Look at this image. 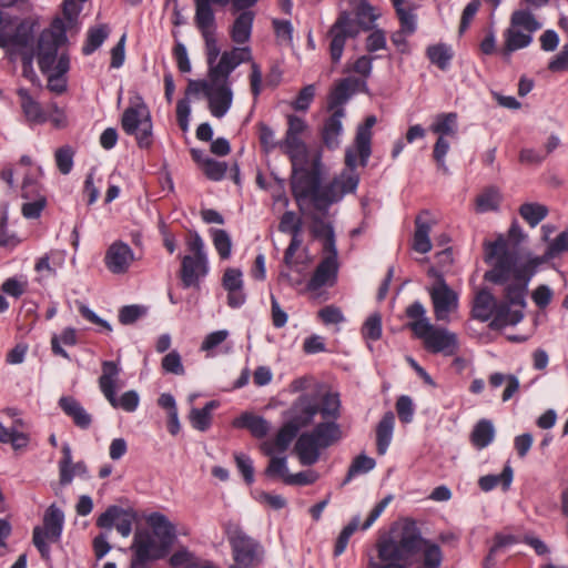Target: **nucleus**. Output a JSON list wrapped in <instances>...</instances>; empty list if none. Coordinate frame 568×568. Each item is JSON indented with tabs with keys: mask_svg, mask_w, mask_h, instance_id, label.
Segmentation results:
<instances>
[{
	"mask_svg": "<svg viewBox=\"0 0 568 568\" xmlns=\"http://www.w3.org/2000/svg\"><path fill=\"white\" fill-rule=\"evenodd\" d=\"M376 550L379 561L369 558L367 568H440L444 558L439 545L424 538L413 518L404 520L398 539L379 538Z\"/></svg>",
	"mask_w": 568,
	"mask_h": 568,
	"instance_id": "nucleus-1",
	"label": "nucleus"
},
{
	"mask_svg": "<svg viewBox=\"0 0 568 568\" xmlns=\"http://www.w3.org/2000/svg\"><path fill=\"white\" fill-rule=\"evenodd\" d=\"M485 262L493 263L491 270L484 274L486 282L505 285L513 276L514 282L528 287L537 267L546 260L542 256H536L521 265H517L516 254L508 250L506 240L500 235L494 242L485 243Z\"/></svg>",
	"mask_w": 568,
	"mask_h": 568,
	"instance_id": "nucleus-2",
	"label": "nucleus"
},
{
	"mask_svg": "<svg viewBox=\"0 0 568 568\" xmlns=\"http://www.w3.org/2000/svg\"><path fill=\"white\" fill-rule=\"evenodd\" d=\"M355 16L354 19L348 11H341L327 31V37L331 39L328 51L333 64L341 62L347 39H355L362 29L369 30L376 19L373 7L366 0L357 4Z\"/></svg>",
	"mask_w": 568,
	"mask_h": 568,
	"instance_id": "nucleus-3",
	"label": "nucleus"
},
{
	"mask_svg": "<svg viewBox=\"0 0 568 568\" xmlns=\"http://www.w3.org/2000/svg\"><path fill=\"white\" fill-rule=\"evenodd\" d=\"M39 27L38 20L31 17L21 19L10 33H0V48L6 49L13 60V54L21 57L22 77L32 84L40 85L39 77L33 69L36 57L34 38Z\"/></svg>",
	"mask_w": 568,
	"mask_h": 568,
	"instance_id": "nucleus-4",
	"label": "nucleus"
},
{
	"mask_svg": "<svg viewBox=\"0 0 568 568\" xmlns=\"http://www.w3.org/2000/svg\"><path fill=\"white\" fill-rule=\"evenodd\" d=\"M342 436V428L334 420L318 423L312 432L302 433L294 446L300 463L304 466L316 464L321 456V449L331 447Z\"/></svg>",
	"mask_w": 568,
	"mask_h": 568,
	"instance_id": "nucleus-5",
	"label": "nucleus"
},
{
	"mask_svg": "<svg viewBox=\"0 0 568 568\" xmlns=\"http://www.w3.org/2000/svg\"><path fill=\"white\" fill-rule=\"evenodd\" d=\"M528 287L516 283H506L504 300L498 303L497 315L489 322L488 327L499 331L506 326H515L524 320V310L527 306L526 295Z\"/></svg>",
	"mask_w": 568,
	"mask_h": 568,
	"instance_id": "nucleus-6",
	"label": "nucleus"
},
{
	"mask_svg": "<svg viewBox=\"0 0 568 568\" xmlns=\"http://www.w3.org/2000/svg\"><path fill=\"white\" fill-rule=\"evenodd\" d=\"M224 532L234 560L230 568H255L261 564L264 552L262 545L248 536L240 525L229 523Z\"/></svg>",
	"mask_w": 568,
	"mask_h": 568,
	"instance_id": "nucleus-7",
	"label": "nucleus"
},
{
	"mask_svg": "<svg viewBox=\"0 0 568 568\" xmlns=\"http://www.w3.org/2000/svg\"><path fill=\"white\" fill-rule=\"evenodd\" d=\"M121 128L128 135H133L140 149L153 145V124L148 105L141 97L124 110L121 116Z\"/></svg>",
	"mask_w": 568,
	"mask_h": 568,
	"instance_id": "nucleus-8",
	"label": "nucleus"
},
{
	"mask_svg": "<svg viewBox=\"0 0 568 568\" xmlns=\"http://www.w3.org/2000/svg\"><path fill=\"white\" fill-rule=\"evenodd\" d=\"M68 27L60 18L52 21V30L44 29L37 42L36 55L40 71L47 74L53 70L60 47L68 42Z\"/></svg>",
	"mask_w": 568,
	"mask_h": 568,
	"instance_id": "nucleus-9",
	"label": "nucleus"
},
{
	"mask_svg": "<svg viewBox=\"0 0 568 568\" xmlns=\"http://www.w3.org/2000/svg\"><path fill=\"white\" fill-rule=\"evenodd\" d=\"M64 525V514L54 504L50 505L43 515V525L36 526L32 530V544L38 549L44 561L51 560L50 542L61 539Z\"/></svg>",
	"mask_w": 568,
	"mask_h": 568,
	"instance_id": "nucleus-10",
	"label": "nucleus"
},
{
	"mask_svg": "<svg viewBox=\"0 0 568 568\" xmlns=\"http://www.w3.org/2000/svg\"><path fill=\"white\" fill-rule=\"evenodd\" d=\"M120 374L119 365L113 361L102 362V374L99 377V387L113 408H122L128 413L136 410L140 397L135 390H128L116 397V381Z\"/></svg>",
	"mask_w": 568,
	"mask_h": 568,
	"instance_id": "nucleus-11",
	"label": "nucleus"
},
{
	"mask_svg": "<svg viewBox=\"0 0 568 568\" xmlns=\"http://www.w3.org/2000/svg\"><path fill=\"white\" fill-rule=\"evenodd\" d=\"M425 328L417 338L423 342V346L428 353L449 357L459 352V341L456 333L434 324Z\"/></svg>",
	"mask_w": 568,
	"mask_h": 568,
	"instance_id": "nucleus-12",
	"label": "nucleus"
},
{
	"mask_svg": "<svg viewBox=\"0 0 568 568\" xmlns=\"http://www.w3.org/2000/svg\"><path fill=\"white\" fill-rule=\"evenodd\" d=\"M428 274L436 277V283L429 291L435 318L446 321L449 313L458 307V294L448 286L444 275L435 267H430Z\"/></svg>",
	"mask_w": 568,
	"mask_h": 568,
	"instance_id": "nucleus-13",
	"label": "nucleus"
},
{
	"mask_svg": "<svg viewBox=\"0 0 568 568\" xmlns=\"http://www.w3.org/2000/svg\"><path fill=\"white\" fill-rule=\"evenodd\" d=\"M132 558L130 568H150L149 564L163 559L169 555L154 537L146 530L136 531L131 545Z\"/></svg>",
	"mask_w": 568,
	"mask_h": 568,
	"instance_id": "nucleus-14",
	"label": "nucleus"
},
{
	"mask_svg": "<svg viewBox=\"0 0 568 568\" xmlns=\"http://www.w3.org/2000/svg\"><path fill=\"white\" fill-rule=\"evenodd\" d=\"M321 155L313 160L312 169L302 168L292 172L291 189L296 201L311 197L313 201L321 186Z\"/></svg>",
	"mask_w": 568,
	"mask_h": 568,
	"instance_id": "nucleus-15",
	"label": "nucleus"
},
{
	"mask_svg": "<svg viewBox=\"0 0 568 568\" xmlns=\"http://www.w3.org/2000/svg\"><path fill=\"white\" fill-rule=\"evenodd\" d=\"M252 61L251 50L247 47L233 48L221 54L220 61L209 68L207 77L215 83L220 81L229 82L230 74L243 62Z\"/></svg>",
	"mask_w": 568,
	"mask_h": 568,
	"instance_id": "nucleus-16",
	"label": "nucleus"
},
{
	"mask_svg": "<svg viewBox=\"0 0 568 568\" xmlns=\"http://www.w3.org/2000/svg\"><path fill=\"white\" fill-rule=\"evenodd\" d=\"M136 515L132 509H124L116 505L109 506L104 513L97 518L99 528L111 529L115 526L119 534L128 537L132 531Z\"/></svg>",
	"mask_w": 568,
	"mask_h": 568,
	"instance_id": "nucleus-17",
	"label": "nucleus"
},
{
	"mask_svg": "<svg viewBox=\"0 0 568 568\" xmlns=\"http://www.w3.org/2000/svg\"><path fill=\"white\" fill-rule=\"evenodd\" d=\"M134 261V253L129 244L123 241L113 242L104 255L105 267L112 274H124Z\"/></svg>",
	"mask_w": 568,
	"mask_h": 568,
	"instance_id": "nucleus-18",
	"label": "nucleus"
},
{
	"mask_svg": "<svg viewBox=\"0 0 568 568\" xmlns=\"http://www.w3.org/2000/svg\"><path fill=\"white\" fill-rule=\"evenodd\" d=\"M209 273L207 258L191 257L184 255L181 258L180 280L183 288H200L201 278L205 277Z\"/></svg>",
	"mask_w": 568,
	"mask_h": 568,
	"instance_id": "nucleus-19",
	"label": "nucleus"
},
{
	"mask_svg": "<svg viewBox=\"0 0 568 568\" xmlns=\"http://www.w3.org/2000/svg\"><path fill=\"white\" fill-rule=\"evenodd\" d=\"M210 91H212V81L210 79L209 81L189 79L185 89L186 98L179 100L176 103V119L182 131H186L189 128V116L191 113L189 97L203 93L207 98Z\"/></svg>",
	"mask_w": 568,
	"mask_h": 568,
	"instance_id": "nucleus-20",
	"label": "nucleus"
},
{
	"mask_svg": "<svg viewBox=\"0 0 568 568\" xmlns=\"http://www.w3.org/2000/svg\"><path fill=\"white\" fill-rule=\"evenodd\" d=\"M317 414L318 404L316 400L312 396L303 394L293 402L290 409V419L287 422L295 425L300 430L312 424Z\"/></svg>",
	"mask_w": 568,
	"mask_h": 568,
	"instance_id": "nucleus-21",
	"label": "nucleus"
},
{
	"mask_svg": "<svg viewBox=\"0 0 568 568\" xmlns=\"http://www.w3.org/2000/svg\"><path fill=\"white\" fill-rule=\"evenodd\" d=\"M339 263L322 258L306 284L310 292H317L323 286H334L337 282Z\"/></svg>",
	"mask_w": 568,
	"mask_h": 568,
	"instance_id": "nucleus-22",
	"label": "nucleus"
},
{
	"mask_svg": "<svg viewBox=\"0 0 568 568\" xmlns=\"http://www.w3.org/2000/svg\"><path fill=\"white\" fill-rule=\"evenodd\" d=\"M207 100L211 114L219 119L224 116L233 101V92L230 82H212V91H210Z\"/></svg>",
	"mask_w": 568,
	"mask_h": 568,
	"instance_id": "nucleus-23",
	"label": "nucleus"
},
{
	"mask_svg": "<svg viewBox=\"0 0 568 568\" xmlns=\"http://www.w3.org/2000/svg\"><path fill=\"white\" fill-rule=\"evenodd\" d=\"M345 116V110H336L323 121L320 134L324 146L328 150L339 148V138L343 133L342 119Z\"/></svg>",
	"mask_w": 568,
	"mask_h": 568,
	"instance_id": "nucleus-24",
	"label": "nucleus"
},
{
	"mask_svg": "<svg viewBox=\"0 0 568 568\" xmlns=\"http://www.w3.org/2000/svg\"><path fill=\"white\" fill-rule=\"evenodd\" d=\"M148 524L152 527L154 536L159 538V544L163 550L170 552L175 539V526L161 513H152L148 517Z\"/></svg>",
	"mask_w": 568,
	"mask_h": 568,
	"instance_id": "nucleus-25",
	"label": "nucleus"
},
{
	"mask_svg": "<svg viewBox=\"0 0 568 568\" xmlns=\"http://www.w3.org/2000/svg\"><path fill=\"white\" fill-rule=\"evenodd\" d=\"M498 303L487 288L477 292L473 301L471 316L480 322L491 321L497 315Z\"/></svg>",
	"mask_w": 568,
	"mask_h": 568,
	"instance_id": "nucleus-26",
	"label": "nucleus"
},
{
	"mask_svg": "<svg viewBox=\"0 0 568 568\" xmlns=\"http://www.w3.org/2000/svg\"><path fill=\"white\" fill-rule=\"evenodd\" d=\"M354 84H357L356 78L354 77L337 81L327 95V111L335 112L336 110H345L343 108L344 104H346L354 94Z\"/></svg>",
	"mask_w": 568,
	"mask_h": 568,
	"instance_id": "nucleus-27",
	"label": "nucleus"
},
{
	"mask_svg": "<svg viewBox=\"0 0 568 568\" xmlns=\"http://www.w3.org/2000/svg\"><path fill=\"white\" fill-rule=\"evenodd\" d=\"M298 432L295 425L286 422L278 429L275 438L273 440L263 442L260 445V449L265 456H272L275 450L284 453L297 436Z\"/></svg>",
	"mask_w": 568,
	"mask_h": 568,
	"instance_id": "nucleus-28",
	"label": "nucleus"
},
{
	"mask_svg": "<svg viewBox=\"0 0 568 568\" xmlns=\"http://www.w3.org/2000/svg\"><path fill=\"white\" fill-rule=\"evenodd\" d=\"M376 123V118L369 115L365 119L364 124L359 125L355 135V148L358 153L359 164L366 166L372 154V128Z\"/></svg>",
	"mask_w": 568,
	"mask_h": 568,
	"instance_id": "nucleus-29",
	"label": "nucleus"
},
{
	"mask_svg": "<svg viewBox=\"0 0 568 568\" xmlns=\"http://www.w3.org/2000/svg\"><path fill=\"white\" fill-rule=\"evenodd\" d=\"M59 407L72 419L80 429H88L92 424V416L83 408L78 399L72 396H62L59 399Z\"/></svg>",
	"mask_w": 568,
	"mask_h": 568,
	"instance_id": "nucleus-30",
	"label": "nucleus"
},
{
	"mask_svg": "<svg viewBox=\"0 0 568 568\" xmlns=\"http://www.w3.org/2000/svg\"><path fill=\"white\" fill-rule=\"evenodd\" d=\"M235 428L247 429L255 438H264L270 432V423L260 415L243 413L233 420Z\"/></svg>",
	"mask_w": 568,
	"mask_h": 568,
	"instance_id": "nucleus-31",
	"label": "nucleus"
},
{
	"mask_svg": "<svg viewBox=\"0 0 568 568\" xmlns=\"http://www.w3.org/2000/svg\"><path fill=\"white\" fill-rule=\"evenodd\" d=\"M358 153L353 149L348 148L345 151V165L351 171L349 173H343L338 181V186L343 195L347 193H354L359 183V175L355 172L357 166Z\"/></svg>",
	"mask_w": 568,
	"mask_h": 568,
	"instance_id": "nucleus-32",
	"label": "nucleus"
},
{
	"mask_svg": "<svg viewBox=\"0 0 568 568\" xmlns=\"http://www.w3.org/2000/svg\"><path fill=\"white\" fill-rule=\"evenodd\" d=\"M405 315L409 320L405 327L410 329L417 338L426 328L432 325L426 316V308L422 302L415 301L405 308Z\"/></svg>",
	"mask_w": 568,
	"mask_h": 568,
	"instance_id": "nucleus-33",
	"label": "nucleus"
},
{
	"mask_svg": "<svg viewBox=\"0 0 568 568\" xmlns=\"http://www.w3.org/2000/svg\"><path fill=\"white\" fill-rule=\"evenodd\" d=\"M194 22L201 34L215 31V13L211 4L212 2H210V0H194Z\"/></svg>",
	"mask_w": 568,
	"mask_h": 568,
	"instance_id": "nucleus-34",
	"label": "nucleus"
},
{
	"mask_svg": "<svg viewBox=\"0 0 568 568\" xmlns=\"http://www.w3.org/2000/svg\"><path fill=\"white\" fill-rule=\"evenodd\" d=\"M254 13L252 11H242L234 20L230 36L233 42L243 44L247 42L252 34Z\"/></svg>",
	"mask_w": 568,
	"mask_h": 568,
	"instance_id": "nucleus-35",
	"label": "nucleus"
},
{
	"mask_svg": "<svg viewBox=\"0 0 568 568\" xmlns=\"http://www.w3.org/2000/svg\"><path fill=\"white\" fill-rule=\"evenodd\" d=\"M17 94L21 100L22 112L29 122H32V123L45 122L47 118L42 110L41 104L31 97L28 89L19 88L17 90Z\"/></svg>",
	"mask_w": 568,
	"mask_h": 568,
	"instance_id": "nucleus-36",
	"label": "nucleus"
},
{
	"mask_svg": "<svg viewBox=\"0 0 568 568\" xmlns=\"http://www.w3.org/2000/svg\"><path fill=\"white\" fill-rule=\"evenodd\" d=\"M395 416L392 412L383 415L376 427V449L378 455H384L392 442Z\"/></svg>",
	"mask_w": 568,
	"mask_h": 568,
	"instance_id": "nucleus-37",
	"label": "nucleus"
},
{
	"mask_svg": "<svg viewBox=\"0 0 568 568\" xmlns=\"http://www.w3.org/2000/svg\"><path fill=\"white\" fill-rule=\"evenodd\" d=\"M281 149L290 159L292 164V172H296L302 168H307L310 162V152L306 143L303 140L296 141L295 144H281Z\"/></svg>",
	"mask_w": 568,
	"mask_h": 568,
	"instance_id": "nucleus-38",
	"label": "nucleus"
},
{
	"mask_svg": "<svg viewBox=\"0 0 568 568\" xmlns=\"http://www.w3.org/2000/svg\"><path fill=\"white\" fill-rule=\"evenodd\" d=\"M425 54L429 62L442 71H447L449 69L454 58L452 48L443 42L428 45Z\"/></svg>",
	"mask_w": 568,
	"mask_h": 568,
	"instance_id": "nucleus-39",
	"label": "nucleus"
},
{
	"mask_svg": "<svg viewBox=\"0 0 568 568\" xmlns=\"http://www.w3.org/2000/svg\"><path fill=\"white\" fill-rule=\"evenodd\" d=\"M505 44L501 49L504 57H509L514 51L524 49L532 42L530 33H524L516 28L509 27L504 32Z\"/></svg>",
	"mask_w": 568,
	"mask_h": 568,
	"instance_id": "nucleus-40",
	"label": "nucleus"
},
{
	"mask_svg": "<svg viewBox=\"0 0 568 568\" xmlns=\"http://www.w3.org/2000/svg\"><path fill=\"white\" fill-rule=\"evenodd\" d=\"M514 478V470L509 464H506L499 475H485L478 480V486L483 491H490L498 485L501 486L504 491L510 488Z\"/></svg>",
	"mask_w": 568,
	"mask_h": 568,
	"instance_id": "nucleus-41",
	"label": "nucleus"
},
{
	"mask_svg": "<svg viewBox=\"0 0 568 568\" xmlns=\"http://www.w3.org/2000/svg\"><path fill=\"white\" fill-rule=\"evenodd\" d=\"M219 406L217 400H210L202 408H192L189 416L192 427L200 432H206L212 424L211 413Z\"/></svg>",
	"mask_w": 568,
	"mask_h": 568,
	"instance_id": "nucleus-42",
	"label": "nucleus"
},
{
	"mask_svg": "<svg viewBox=\"0 0 568 568\" xmlns=\"http://www.w3.org/2000/svg\"><path fill=\"white\" fill-rule=\"evenodd\" d=\"M495 437V428L489 419H480L470 434V443L477 449L487 447Z\"/></svg>",
	"mask_w": 568,
	"mask_h": 568,
	"instance_id": "nucleus-43",
	"label": "nucleus"
},
{
	"mask_svg": "<svg viewBox=\"0 0 568 568\" xmlns=\"http://www.w3.org/2000/svg\"><path fill=\"white\" fill-rule=\"evenodd\" d=\"M432 230L430 223L424 221L422 215L416 216L415 219V233H414V243L413 248L422 254H426L432 250V243L429 239V233Z\"/></svg>",
	"mask_w": 568,
	"mask_h": 568,
	"instance_id": "nucleus-44",
	"label": "nucleus"
},
{
	"mask_svg": "<svg viewBox=\"0 0 568 568\" xmlns=\"http://www.w3.org/2000/svg\"><path fill=\"white\" fill-rule=\"evenodd\" d=\"M78 343L77 331L73 327L64 328L60 335H53L51 337V351L55 356H61L65 359H70L69 353L61 346H74Z\"/></svg>",
	"mask_w": 568,
	"mask_h": 568,
	"instance_id": "nucleus-45",
	"label": "nucleus"
},
{
	"mask_svg": "<svg viewBox=\"0 0 568 568\" xmlns=\"http://www.w3.org/2000/svg\"><path fill=\"white\" fill-rule=\"evenodd\" d=\"M109 37V28L106 24L90 28L87 34V40L82 47V53L84 55L92 54L98 50L105 39Z\"/></svg>",
	"mask_w": 568,
	"mask_h": 568,
	"instance_id": "nucleus-46",
	"label": "nucleus"
},
{
	"mask_svg": "<svg viewBox=\"0 0 568 568\" xmlns=\"http://www.w3.org/2000/svg\"><path fill=\"white\" fill-rule=\"evenodd\" d=\"M430 130L439 136H454L457 132V114L455 112L438 114Z\"/></svg>",
	"mask_w": 568,
	"mask_h": 568,
	"instance_id": "nucleus-47",
	"label": "nucleus"
},
{
	"mask_svg": "<svg viewBox=\"0 0 568 568\" xmlns=\"http://www.w3.org/2000/svg\"><path fill=\"white\" fill-rule=\"evenodd\" d=\"M519 214L531 227H534L548 215V207L539 203H524L519 207Z\"/></svg>",
	"mask_w": 568,
	"mask_h": 568,
	"instance_id": "nucleus-48",
	"label": "nucleus"
},
{
	"mask_svg": "<svg viewBox=\"0 0 568 568\" xmlns=\"http://www.w3.org/2000/svg\"><path fill=\"white\" fill-rule=\"evenodd\" d=\"M510 27L523 28L528 33H532L541 28V23L528 10H516L510 17Z\"/></svg>",
	"mask_w": 568,
	"mask_h": 568,
	"instance_id": "nucleus-49",
	"label": "nucleus"
},
{
	"mask_svg": "<svg viewBox=\"0 0 568 568\" xmlns=\"http://www.w3.org/2000/svg\"><path fill=\"white\" fill-rule=\"evenodd\" d=\"M376 465L374 458L365 454L357 455L348 467L342 485L348 484L355 476L371 471Z\"/></svg>",
	"mask_w": 568,
	"mask_h": 568,
	"instance_id": "nucleus-50",
	"label": "nucleus"
},
{
	"mask_svg": "<svg viewBox=\"0 0 568 568\" xmlns=\"http://www.w3.org/2000/svg\"><path fill=\"white\" fill-rule=\"evenodd\" d=\"M256 128L261 150L265 154H270L276 148L281 149V141L275 140V132L268 124L261 121L256 124Z\"/></svg>",
	"mask_w": 568,
	"mask_h": 568,
	"instance_id": "nucleus-51",
	"label": "nucleus"
},
{
	"mask_svg": "<svg viewBox=\"0 0 568 568\" xmlns=\"http://www.w3.org/2000/svg\"><path fill=\"white\" fill-rule=\"evenodd\" d=\"M341 400L337 393H327L323 396L318 413L323 418H332L334 422L341 416Z\"/></svg>",
	"mask_w": 568,
	"mask_h": 568,
	"instance_id": "nucleus-52",
	"label": "nucleus"
},
{
	"mask_svg": "<svg viewBox=\"0 0 568 568\" xmlns=\"http://www.w3.org/2000/svg\"><path fill=\"white\" fill-rule=\"evenodd\" d=\"M215 250L222 260H227L232 252V240L229 233L223 229L210 230Z\"/></svg>",
	"mask_w": 568,
	"mask_h": 568,
	"instance_id": "nucleus-53",
	"label": "nucleus"
},
{
	"mask_svg": "<svg viewBox=\"0 0 568 568\" xmlns=\"http://www.w3.org/2000/svg\"><path fill=\"white\" fill-rule=\"evenodd\" d=\"M306 128L307 124L304 119L294 114L287 115V130L285 138L281 141V144H295L296 141L302 140L300 135L306 130Z\"/></svg>",
	"mask_w": 568,
	"mask_h": 568,
	"instance_id": "nucleus-54",
	"label": "nucleus"
},
{
	"mask_svg": "<svg viewBox=\"0 0 568 568\" xmlns=\"http://www.w3.org/2000/svg\"><path fill=\"white\" fill-rule=\"evenodd\" d=\"M343 192H341L338 186V181L335 179L333 182L325 185L323 189L320 187L314 202L316 206L320 209V203H324L325 205H329L332 203L338 202L343 199Z\"/></svg>",
	"mask_w": 568,
	"mask_h": 568,
	"instance_id": "nucleus-55",
	"label": "nucleus"
},
{
	"mask_svg": "<svg viewBox=\"0 0 568 568\" xmlns=\"http://www.w3.org/2000/svg\"><path fill=\"white\" fill-rule=\"evenodd\" d=\"M359 525V517L355 516L352 518V520L342 529L339 532L333 550L334 557H339L345 550L348 545L349 538L357 530Z\"/></svg>",
	"mask_w": 568,
	"mask_h": 568,
	"instance_id": "nucleus-56",
	"label": "nucleus"
},
{
	"mask_svg": "<svg viewBox=\"0 0 568 568\" xmlns=\"http://www.w3.org/2000/svg\"><path fill=\"white\" fill-rule=\"evenodd\" d=\"M302 229L303 221L293 211L283 213L278 223L280 232L291 234V236H301Z\"/></svg>",
	"mask_w": 568,
	"mask_h": 568,
	"instance_id": "nucleus-57",
	"label": "nucleus"
},
{
	"mask_svg": "<svg viewBox=\"0 0 568 568\" xmlns=\"http://www.w3.org/2000/svg\"><path fill=\"white\" fill-rule=\"evenodd\" d=\"M382 331V315L373 313L364 322L361 333L363 338L376 342L381 339Z\"/></svg>",
	"mask_w": 568,
	"mask_h": 568,
	"instance_id": "nucleus-58",
	"label": "nucleus"
},
{
	"mask_svg": "<svg viewBox=\"0 0 568 568\" xmlns=\"http://www.w3.org/2000/svg\"><path fill=\"white\" fill-rule=\"evenodd\" d=\"M21 196L26 200H36L39 197H45L41 183L32 176L31 173H26L22 185Z\"/></svg>",
	"mask_w": 568,
	"mask_h": 568,
	"instance_id": "nucleus-59",
	"label": "nucleus"
},
{
	"mask_svg": "<svg viewBox=\"0 0 568 568\" xmlns=\"http://www.w3.org/2000/svg\"><path fill=\"white\" fill-rule=\"evenodd\" d=\"M74 151L71 146L64 145L59 148L55 153L57 168L62 174H69L73 168Z\"/></svg>",
	"mask_w": 568,
	"mask_h": 568,
	"instance_id": "nucleus-60",
	"label": "nucleus"
},
{
	"mask_svg": "<svg viewBox=\"0 0 568 568\" xmlns=\"http://www.w3.org/2000/svg\"><path fill=\"white\" fill-rule=\"evenodd\" d=\"M234 460L239 471L243 476L244 481L247 485H252L254 483V467L250 456L243 453H235Z\"/></svg>",
	"mask_w": 568,
	"mask_h": 568,
	"instance_id": "nucleus-61",
	"label": "nucleus"
},
{
	"mask_svg": "<svg viewBox=\"0 0 568 568\" xmlns=\"http://www.w3.org/2000/svg\"><path fill=\"white\" fill-rule=\"evenodd\" d=\"M222 286L225 291H236L237 288H243L244 281L242 271L234 267L226 268L222 276Z\"/></svg>",
	"mask_w": 568,
	"mask_h": 568,
	"instance_id": "nucleus-62",
	"label": "nucleus"
},
{
	"mask_svg": "<svg viewBox=\"0 0 568 568\" xmlns=\"http://www.w3.org/2000/svg\"><path fill=\"white\" fill-rule=\"evenodd\" d=\"M204 175L211 181H221L224 179L227 164L225 162H220L214 159H207L205 161V165L202 168Z\"/></svg>",
	"mask_w": 568,
	"mask_h": 568,
	"instance_id": "nucleus-63",
	"label": "nucleus"
},
{
	"mask_svg": "<svg viewBox=\"0 0 568 568\" xmlns=\"http://www.w3.org/2000/svg\"><path fill=\"white\" fill-rule=\"evenodd\" d=\"M564 252H568V232L564 231L557 235V237L548 245L542 257L546 262L556 255Z\"/></svg>",
	"mask_w": 568,
	"mask_h": 568,
	"instance_id": "nucleus-64",
	"label": "nucleus"
}]
</instances>
